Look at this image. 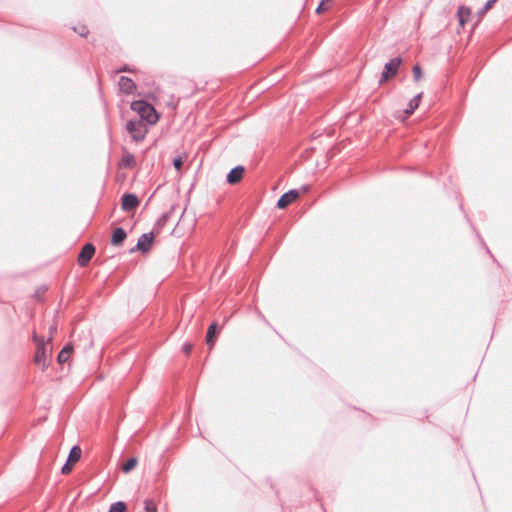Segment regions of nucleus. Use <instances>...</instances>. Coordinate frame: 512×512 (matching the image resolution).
I'll list each match as a JSON object with an SVG mask.
<instances>
[{
	"instance_id": "f257e3e1",
	"label": "nucleus",
	"mask_w": 512,
	"mask_h": 512,
	"mask_svg": "<svg viewBox=\"0 0 512 512\" xmlns=\"http://www.w3.org/2000/svg\"><path fill=\"white\" fill-rule=\"evenodd\" d=\"M131 109L139 114V120L146 121L148 124H155L159 119L155 108L146 101H133L131 103Z\"/></svg>"
},
{
	"instance_id": "f03ea898",
	"label": "nucleus",
	"mask_w": 512,
	"mask_h": 512,
	"mask_svg": "<svg viewBox=\"0 0 512 512\" xmlns=\"http://www.w3.org/2000/svg\"><path fill=\"white\" fill-rule=\"evenodd\" d=\"M33 340L37 345L34 362L41 366L42 369H45L50 364L51 348L49 349L48 343L45 342L44 339L37 334L33 335Z\"/></svg>"
},
{
	"instance_id": "7ed1b4c3",
	"label": "nucleus",
	"mask_w": 512,
	"mask_h": 512,
	"mask_svg": "<svg viewBox=\"0 0 512 512\" xmlns=\"http://www.w3.org/2000/svg\"><path fill=\"white\" fill-rule=\"evenodd\" d=\"M126 129L135 142L142 141L147 134V127L142 120H130L126 124Z\"/></svg>"
},
{
	"instance_id": "20e7f679",
	"label": "nucleus",
	"mask_w": 512,
	"mask_h": 512,
	"mask_svg": "<svg viewBox=\"0 0 512 512\" xmlns=\"http://www.w3.org/2000/svg\"><path fill=\"white\" fill-rule=\"evenodd\" d=\"M402 63V59L400 57H395L391 59L384 65V70L381 75V79L379 81L380 84L387 81L390 77H393L397 74L399 66Z\"/></svg>"
},
{
	"instance_id": "39448f33",
	"label": "nucleus",
	"mask_w": 512,
	"mask_h": 512,
	"mask_svg": "<svg viewBox=\"0 0 512 512\" xmlns=\"http://www.w3.org/2000/svg\"><path fill=\"white\" fill-rule=\"evenodd\" d=\"M153 240H154V235L152 232H149V233H143L139 238H138V241H137V244H136V247L132 248L130 250L131 253H133L134 251L138 250L142 253H146L150 250L151 248V245L153 243Z\"/></svg>"
},
{
	"instance_id": "423d86ee",
	"label": "nucleus",
	"mask_w": 512,
	"mask_h": 512,
	"mask_svg": "<svg viewBox=\"0 0 512 512\" xmlns=\"http://www.w3.org/2000/svg\"><path fill=\"white\" fill-rule=\"evenodd\" d=\"M94 253H95V247L93 246V244L88 243V244L84 245V247L82 248L81 252L78 255V264L81 267L86 266L88 264V262L91 260V258L93 257Z\"/></svg>"
},
{
	"instance_id": "0eeeda50",
	"label": "nucleus",
	"mask_w": 512,
	"mask_h": 512,
	"mask_svg": "<svg viewBox=\"0 0 512 512\" xmlns=\"http://www.w3.org/2000/svg\"><path fill=\"white\" fill-rule=\"evenodd\" d=\"M299 197V192L295 189L289 190L288 192L281 195L278 199L277 207L280 209L286 208L289 204L294 202Z\"/></svg>"
},
{
	"instance_id": "6e6552de",
	"label": "nucleus",
	"mask_w": 512,
	"mask_h": 512,
	"mask_svg": "<svg viewBox=\"0 0 512 512\" xmlns=\"http://www.w3.org/2000/svg\"><path fill=\"white\" fill-rule=\"evenodd\" d=\"M139 205V200L135 194L126 193L122 196L121 208L124 211H131Z\"/></svg>"
},
{
	"instance_id": "1a4fd4ad",
	"label": "nucleus",
	"mask_w": 512,
	"mask_h": 512,
	"mask_svg": "<svg viewBox=\"0 0 512 512\" xmlns=\"http://www.w3.org/2000/svg\"><path fill=\"white\" fill-rule=\"evenodd\" d=\"M119 89L125 93V94H131L136 89L135 83L132 81V79L121 76L118 82Z\"/></svg>"
},
{
	"instance_id": "9d476101",
	"label": "nucleus",
	"mask_w": 512,
	"mask_h": 512,
	"mask_svg": "<svg viewBox=\"0 0 512 512\" xmlns=\"http://www.w3.org/2000/svg\"><path fill=\"white\" fill-rule=\"evenodd\" d=\"M244 174V167L243 166H236L233 169L230 170V172L227 174V182L229 184H236L238 183Z\"/></svg>"
},
{
	"instance_id": "9b49d317",
	"label": "nucleus",
	"mask_w": 512,
	"mask_h": 512,
	"mask_svg": "<svg viewBox=\"0 0 512 512\" xmlns=\"http://www.w3.org/2000/svg\"><path fill=\"white\" fill-rule=\"evenodd\" d=\"M127 237V233L123 228H116L113 231L112 237H111V244L114 246H120L124 240Z\"/></svg>"
},
{
	"instance_id": "f8f14e48",
	"label": "nucleus",
	"mask_w": 512,
	"mask_h": 512,
	"mask_svg": "<svg viewBox=\"0 0 512 512\" xmlns=\"http://www.w3.org/2000/svg\"><path fill=\"white\" fill-rule=\"evenodd\" d=\"M471 15V9L466 6H460L457 11V17L459 24L463 27L465 23L468 21Z\"/></svg>"
},
{
	"instance_id": "ddd939ff",
	"label": "nucleus",
	"mask_w": 512,
	"mask_h": 512,
	"mask_svg": "<svg viewBox=\"0 0 512 512\" xmlns=\"http://www.w3.org/2000/svg\"><path fill=\"white\" fill-rule=\"evenodd\" d=\"M422 95L423 94L421 92L410 100V102L407 105V108L404 110L405 115H411L418 108Z\"/></svg>"
},
{
	"instance_id": "4468645a",
	"label": "nucleus",
	"mask_w": 512,
	"mask_h": 512,
	"mask_svg": "<svg viewBox=\"0 0 512 512\" xmlns=\"http://www.w3.org/2000/svg\"><path fill=\"white\" fill-rule=\"evenodd\" d=\"M73 350L72 345L67 344L58 354L57 360L60 364L68 361L69 356Z\"/></svg>"
},
{
	"instance_id": "2eb2a0df",
	"label": "nucleus",
	"mask_w": 512,
	"mask_h": 512,
	"mask_svg": "<svg viewBox=\"0 0 512 512\" xmlns=\"http://www.w3.org/2000/svg\"><path fill=\"white\" fill-rule=\"evenodd\" d=\"M216 330H217L216 323H212L208 328L207 335H206V342L209 346H212L214 344L215 337H216Z\"/></svg>"
},
{
	"instance_id": "dca6fc26",
	"label": "nucleus",
	"mask_w": 512,
	"mask_h": 512,
	"mask_svg": "<svg viewBox=\"0 0 512 512\" xmlns=\"http://www.w3.org/2000/svg\"><path fill=\"white\" fill-rule=\"evenodd\" d=\"M81 457V449L79 446H73L68 455V462L76 463Z\"/></svg>"
},
{
	"instance_id": "f3484780",
	"label": "nucleus",
	"mask_w": 512,
	"mask_h": 512,
	"mask_svg": "<svg viewBox=\"0 0 512 512\" xmlns=\"http://www.w3.org/2000/svg\"><path fill=\"white\" fill-rule=\"evenodd\" d=\"M138 463V460L137 458H129L123 465H122V471L124 473H129L130 471H132L136 465Z\"/></svg>"
},
{
	"instance_id": "a211bd4d",
	"label": "nucleus",
	"mask_w": 512,
	"mask_h": 512,
	"mask_svg": "<svg viewBox=\"0 0 512 512\" xmlns=\"http://www.w3.org/2000/svg\"><path fill=\"white\" fill-rule=\"evenodd\" d=\"M126 508L127 506L123 501H117L110 506L108 512H124Z\"/></svg>"
},
{
	"instance_id": "6ab92c4d",
	"label": "nucleus",
	"mask_w": 512,
	"mask_h": 512,
	"mask_svg": "<svg viewBox=\"0 0 512 512\" xmlns=\"http://www.w3.org/2000/svg\"><path fill=\"white\" fill-rule=\"evenodd\" d=\"M134 163V156L132 154H125L122 158V161H121V165L123 167H131L132 164Z\"/></svg>"
},
{
	"instance_id": "aec40b11",
	"label": "nucleus",
	"mask_w": 512,
	"mask_h": 512,
	"mask_svg": "<svg viewBox=\"0 0 512 512\" xmlns=\"http://www.w3.org/2000/svg\"><path fill=\"white\" fill-rule=\"evenodd\" d=\"M412 72H413L414 80L416 82H418L421 79V77H422L421 67L418 64L414 65L413 68H412Z\"/></svg>"
},
{
	"instance_id": "412c9836",
	"label": "nucleus",
	"mask_w": 512,
	"mask_h": 512,
	"mask_svg": "<svg viewBox=\"0 0 512 512\" xmlns=\"http://www.w3.org/2000/svg\"><path fill=\"white\" fill-rule=\"evenodd\" d=\"M74 31L79 34L81 37H86L89 33V30L87 29L86 26L84 25H81L79 27H75L74 28Z\"/></svg>"
},
{
	"instance_id": "4be33fe9",
	"label": "nucleus",
	"mask_w": 512,
	"mask_h": 512,
	"mask_svg": "<svg viewBox=\"0 0 512 512\" xmlns=\"http://www.w3.org/2000/svg\"><path fill=\"white\" fill-rule=\"evenodd\" d=\"M145 511L146 512H157V507L151 500H146L145 501Z\"/></svg>"
},
{
	"instance_id": "5701e85b",
	"label": "nucleus",
	"mask_w": 512,
	"mask_h": 512,
	"mask_svg": "<svg viewBox=\"0 0 512 512\" xmlns=\"http://www.w3.org/2000/svg\"><path fill=\"white\" fill-rule=\"evenodd\" d=\"M497 0H488L486 2V4L484 5V7L479 11V15H483L485 14L492 6L493 4L496 2Z\"/></svg>"
},
{
	"instance_id": "b1692460",
	"label": "nucleus",
	"mask_w": 512,
	"mask_h": 512,
	"mask_svg": "<svg viewBox=\"0 0 512 512\" xmlns=\"http://www.w3.org/2000/svg\"><path fill=\"white\" fill-rule=\"evenodd\" d=\"M72 464L73 463L67 461L61 469L62 473L68 474L72 470Z\"/></svg>"
},
{
	"instance_id": "393cba45",
	"label": "nucleus",
	"mask_w": 512,
	"mask_h": 512,
	"mask_svg": "<svg viewBox=\"0 0 512 512\" xmlns=\"http://www.w3.org/2000/svg\"><path fill=\"white\" fill-rule=\"evenodd\" d=\"M182 160L181 158H176L174 161H173V166L175 167L176 170H180L181 167H182Z\"/></svg>"
},
{
	"instance_id": "a878e982",
	"label": "nucleus",
	"mask_w": 512,
	"mask_h": 512,
	"mask_svg": "<svg viewBox=\"0 0 512 512\" xmlns=\"http://www.w3.org/2000/svg\"><path fill=\"white\" fill-rule=\"evenodd\" d=\"M192 344L191 343H185L183 345V351L186 353V354H189L192 350Z\"/></svg>"
},
{
	"instance_id": "bb28decb",
	"label": "nucleus",
	"mask_w": 512,
	"mask_h": 512,
	"mask_svg": "<svg viewBox=\"0 0 512 512\" xmlns=\"http://www.w3.org/2000/svg\"><path fill=\"white\" fill-rule=\"evenodd\" d=\"M56 329H57V327L55 324L50 327V329H49L50 337L48 338L47 343H49L52 340V336L56 332Z\"/></svg>"
},
{
	"instance_id": "cd10ccee",
	"label": "nucleus",
	"mask_w": 512,
	"mask_h": 512,
	"mask_svg": "<svg viewBox=\"0 0 512 512\" xmlns=\"http://www.w3.org/2000/svg\"><path fill=\"white\" fill-rule=\"evenodd\" d=\"M323 4H324V3H322V2H321V3L318 5V7L316 8V13H318V14H319V13H321L322 11H324V10H325V8H324Z\"/></svg>"
},
{
	"instance_id": "c85d7f7f",
	"label": "nucleus",
	"mask_w": 512,
	"mask_h": 512,
	"mask_svg": "<svg viewBox=\"0 0 512 512\" xmlns=\"http://www.w3.org/2000/svg\"><path fill=\"white\" fill-rule=\"evenodd\" d=\"M168 218V214H164L161 219L159 220V222H165Z\"/></svg>"
},
{
	"instance_id": "c756f323",
	"label": "nucleus",
	"mask_w": 512,
	"mask_h": 512,
	"mask_svg": "<svg viewBox=\"0 0 512 512\" xmlns=\"http://www.w3.org/2000/svg\"><path fill=\"white\" fill-rule=\"evenodd\" d=\"M118 71L119 72H126V71H129V69L126 66H124V67L120 68Z\"/></svg>"
}]
</instances>
